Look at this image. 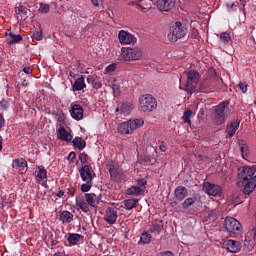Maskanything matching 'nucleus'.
<instances>
[{"label":"nucleus","mask_w":256,"mask_h":256,"mask_svg":"<svg viewBox=\"0 0 256 256\" xmlns=\"http://www.w3.org/2000/svg\"><path fill=\"white\" fill-rule=\"evenodd\" d=\"M237 129H239V121L236 120L230 123L226 129V133L229 135V137H233V135L237 133Z\"/></svg>","instance_id":"nucleus-25"},{"label":"nucleus","mask_w":256,"mask_h":256,"mask_svg":"<svg viewBox=\"0 0 256 256\" xmlns=\"http://www.w3.org/2000/svg\"><path fill=\"white\" fill-rule=\"evenodd\" d=\"M87 85L85 84V77L80 76L72 85V91H83Z\"/></svg>","instance_id":"nucleus-20"},{"label":"nucleus","mask_w":256,"mask_h":256,"mask_svg":"<svg viewBox=\"0 0 256 256\" xmlns=\"http://www.w3.org/2000/svg\"><path fill=\"white\" fill-rule=\"evenodd\" d=\"M238 86H239L240 91H242V93H247V83L240 82L238 84Z\"/></svg>","instance_id":"nucleus-49"},{"label":"nucleus","mask_w":256,"mask_h":256,"mask_svg":"<svg viewBox=\"0 0 256 256\" xmlns=\"http://www.w3.org/2000/svg\"><path fill=\"white\" fill-rule=\"evenodd\" d=\"M118 132L121 133L122 135H130V133H133L129 121L119 124Z\"/></svg>","instance_id":"nucleus-23"},{"label":"nucleus","mask_w":256,"mask_h":256,"mask_svg":"<svg viewBox=\"0 0 256 256\" xmlns=\"http://www.w3.org/2000/svg\"><path fill=\"white\" fill-rule=\"evenodd\" d=\"M128 123L130 125V130L132 131V133L135 131V129H139V127H143V125L145 124L143 119L129 120Z\"/></svg>","instance_id":"nucleus-29"},{"label":"nucleus","mask_w":256,"mask_h":256,"mask_svg":"<svg viewBox=\"0 0 256 256\" xmlns=\"http://www.w3.org/2000/svg\"><path fill=\"white\" fill-rule=\"evenodd\" d=\"M177 0H156V7L159 11H171L175 7Z\"/></svg>","instance_id":"nucleus-11"},{"label":"nucleus","mask_w":256,"mask_h":256,"mask_svg":"<svg viewBox=\"0 0 256 256\" xmlns=\"http://www.w3.org/2000/svg\"><path fill=\"white\" fill-rule=\"evenodd\" d=\"M158 256H175L171 251L160 252Z\"/></svg>","instance_id":"nucleus-55"},{"label":"nucleus","mask_w":256,"mask_h":256,"mask_svg":"<svg viewBox=\"0 0 256 256\" xmlns=\"http://www.w3.org/2000/svg\"><path fill=\"white\" fill-rule=\"evenodd\" d=\"M115 67V64H110L106 67V71H108V73H111L112 71H115Z\"/></svg>","instance_id":"nucleus-57"},{"label":"nucleus","mask_w":256,"mask_h":256,"mask_svg":"<svg viewBox=\"0 0 256 256\" xmlns=\"http://www.w3.org/2000/svg\"><path fill=\"white\" fill-rule=\"evenodd\" d=\"M203 191L212 197H217L221 195V186L216 184H211L209 182H205L203 186Z\"/></svg>","instance_id":"nucleus-9"},{"label":"nucleus","mask_w":256,"mask_h":256,"mask_svg":"<svg viewBox=\"0 0 256 256\" xmlns=\"http://www.w3.org/2000/svg\"><path fill=\"white\" fill-rule=\"evenodd\" d=\"M5 125V118H3V115L0 114V129H3Z\"/></svg>","instance_id":"nucleus-58"},{"label":"nucleus","mask_w":256,"mask_h":256,"mask_svg":"<svg viewBox=\"0 0 256 256\" xmlns=\"http://www.w3.org/2000/svg\"><path fill=\"white\" fill-rule=\"evenodd\" d=\"M80 239H81V235L70 234L68 236V243H70V245H77V243H79Z\"/></svg>","instance_id":"nucleus-35"},{"label":"nucleus","mask_w":256,"mask_h":256,"mask_svg":"<svg viewBox=\"0 0 256 256\" xmlns=\"http://www.w3.org/2000/svg\"><path fill=\"white\" fill-rule=\"evenodd\" d=\"M50 9L51 7L49 6V4L41 3L38 11L39 13H49Z\"/></svg>","instance_id":"nucleus-42"},{"label":"nucleus","mask_w":256,"mask_h":256,"mask_svg":"<svg viewBox=\"0 0 256 256\" xmlns=\"http://www.w3.org/2000/svg\"><path fill=\"white\" fill-rule=\"evenodd\" d=\"M72 143H73V146L76 147V149H79V151H83V149L87 147V142L81 139V137H75Z\"/></svg>","instance_id":"nucleus-27"},{"label":"nucleus","mask_w":256,"mask_h":256,"mask_svg":"<svg viewBox=\"0 0 256 256\" xmlns=\"http://www.w3.org/2000/svg\"><path fill=\"white\" fill-rule=\"evenodd\" d=\"M69 76H70V77H73V78H75L77 75L75 74V72H73V71H70V72H69Z\"/></svg>","instance_id":"nucleus-64"},{"label":"nucleus","mask_w":256,"mask_h":256,"mask_svg":"<svg viewBox=\"0 0 256 256\" xmlns=\"http://www.w3.org/2000/svg\"><path fill=\"white\" fill-rule=\"evenodd\" d=\"M118 217L117 209L108 207L104 214V221H106L108 225H115Z\"/></svg>","instance_id":"nucleus-10"},{"label":"nucleus","mask_w":256,"mask_h":256,"mask_svg":"<svg viewBox=\"0 0 256 256\" xmlns=\"http://www.w3.org/2000/svg\"><path fill=\"white\" fill-rule=\"evenodd\" d=\"M28 11H29V9H27V7H25L21 4L19 6L15 7L16 15H23L24 17H27Z\"/></svg>","instance_id":"nucleus-34"},{"label":"nucleus","mask_w":256,"mask_h":256,"mask_svg":"<svg viewBox=\"0 0 256 256\" xmlns=\"http://www.w3.org/2000/svg\"><path fill=\"white\" fill-rule=\"evenodd\" d=\"M220 41L222 43H229L231 41V35L227 32H222L220 34Z\"/></svg>","instance_id":"nucleus-40"},{"label":"nucleus","mask_w":256,"mask_h":256,"mask_svg":"<svg viewBox=\"0 0 256 256\" xmlns=\"http://www.w3.org/2000/svg\"><path fill=\"white\" fill-rule=\"evenodd\" d=\"M209 87H212L211 80H204L200 85V89H209Z\"/></svg>","instance_id":"nucleus-44"},{"label":"nucleus","mask_w":256,"mask_h":256,"mask_svg":"<svg viewBox=\"0 0 256 256\" xmlns=\"http://www.w3.org/2000/svg\"><path fill=\"white\" fill-rule=\"evenodd\" d=\"M76 205L84 211V213H89V204L83 200H76Z\"/></svg>","instance_id":"nucleus-33"},{"label":"nucleus","mask_w":256,"mask_h":256,"mask_svg":"<svg viewBox=\"0 0 256 256\" xmlns=\"http://www.w3.org/2000/svg\"><path fill=\"white\" fill-rule=\"evenodd\" d=\"M71 117L76 121H81L83 119V107L79 104H71Z\"/></svg>","instance_id":"nucleus-14"},{"label":"nucleus","mask_w":256,"mask_h":256,"mask_svg":"<svg viewBox=\"0 0 256 256\" xmlns=\"http://www.w3.org/2000/svg\"><path fill=\"white\" fill-rule=\"evenodd\" d=\"M189 195V191L185 188V186H178L175 188L174 197L177 201H183Z\"/></svg>","instance_id":"nucleus-19"},{"label":"nucleus","mask_w":256,"mask_h":256,"mask_svg":"<svg viewBox=\"0 0 256 256\" xmlns=\"http://www.w3.org/2000/svg\"><path fill=\"white\" fill-rule=\"evenodd\" d=\"M128 5L130 7H137V5H139V2L131 1V2H128Z\"/></svg>","instance_id":"nucleus-61"},{"label":"nucleus","mask_w":256,"mask_h":256,"mask_svg":"<svg viewBox=\"0 0 256 256\" xmlns=\"http://www.w3.org/2000/svg\"><path fill=\"white\" fill-rule=\"evenodd\" d=\"M60 221H62V223H71V221H73V214L69 211H63L60 214Z\"/></svg>","instance_id":"nucleus-30"},{"label":"nucleus","mask_w":256,"mask_h":256,"mask_svg":"<svg viewBox=\"0 0 256 256\" xmlns=\"http://www.w3.org/2000/svg\"><path fill=\"white\" fill-rule=\"evenodd\" d=\"M112 89L114 91V95H119V93H121V88L117 84H113Z\"/></svg>","instance_id":"nucleus-51"},{"label":"nucleus","mask_w":256,"mask_h":256,"mask_svg":"<svg viewBox=\"0 0 256 256\" xmlns=\"http://www.w3.org/2000/svg\"><path fill=\"white\" fill-rule=\"evenodd\" d=\"M57 138L60 141H66V143L73 141V136L65 129L64 126H60L58 128Z\"/></svg>","instance_id":"nucleus-17"},{"label":"nucleus","mask_w":256,"mask_h":256,"mask_svg":"<svg viewBox=\"0 0 256 256\" xmlns=\"http://www.w3.org/2000/svg\"><path fill=\"white\" fill-rule=\"evenodd\" d=\"M185 35H187V26L181 22H175L170 28L168 39L172 43H176L179 39H183Z\"/></svg>","instance_id":"nucleus-3"},{"label":"nucleus","mask_w":256,"mask_h":256,"mask_svg":"<svg viewBox=\"0 0 256 256\" xmlns=\"http://www.w3.org/2000/svg\"><path fill=\"white\" fill-rule=\"evenodd\" d=\"M63 195H65V192H63V190H59V191L56 193V197H63Z\"/></svg>","instance_id":"nucleus-62"},{"label":"nucleus","mask_w":256,"mask_h":256,"mask_svg":"<svg viewBox=\"0 0 256 256\" xmlns=\"http://www.w3.org/2000/svg\"><path fill=\"white\" fill-rule=\"evenodd\" d=\"M23 41V37L21 35L14 34L13 32L8 33V45H15V43H19Z\"/></svg>","instance_id":"nucleus-28"},{"label":"nucleus","mask_w":256,"mask_h":256,"mask_svg":"<svg viewBox=\"0 0 256 256\" xmlns=\"http://www.w3.org/2000/svg\"><path fill=\"white\" fill-rule=\"evenodd\" d=\"M91 187H93V183H91V181H85V183L81 185L82 193H87L88 191H91Z\"/></svg>","instance_id":"nucleus-39"},{"label":"nucleus","mask_w":256,"mask_h":256,"mask_svg":"<svg viewBox=\"0 0 256 256\" xmlns=\"http://www.w3.org/2000/svg\"><path fill=\"white\" fill-rule=\"evenodd\" d=\"M79 161L82 163V165L87 163V154L85 152L79 154Z\"/></svg>","instance_id":"nucleus-46"},{"label":"nucleus","mask_w":256,"mask_h":256,"mask_svg":"<svg viewBox=\"0 0 256 256\" xmlns=\"http://www.w3.org/2000/svg\"><path fill=\"white\" fill-rule=\"evenodd\" d=\"M165 227V222L161 219L153 220L150 224V233H155L156 235H161Z\"/></svg>","instance_id":"nucleus-13"},{"label":"nucleus","mask_w":256,"mask_h":256,"mask_svg":"<svg viewBox=\"0 0 256 256\" xmlns=\"http://www.w3.org/2000/svg\"><path fill=\"white\" fill-rule=\"evenodd\" d=\"M136 9H138V11H146L147 7H145L144 3H138L136 4Z\"/></svg>","instance_id":"nucleus-52"},{"label":"nucleus","mask_w":256,"mask_h":256,"mask_svg":"<svg viewBox=\"0 0 256 256\" xmlns=\"http://www.w3.org/2000/svg\"><path fill=\"white\" fill-rule=\"evenodd\" d=\"M240 151L243 159H245L247 157V151H249V147H247V145H242L240 146Z\"/></svg>","instance_id":"nucleus-43"},{"label":"nucleus","mask_w":256,"mask_h":256,"mask_svg":"<svg viewBox=\"0 0 256 256\" xmlns=\"http://www.w3.org/2000/svg\"><path fill=\"white\" fill-rule=\"evenodd\" d=\"M86 203L90 205V207H97V195L95 193H87L85 194Z\"/></svg>","instance_id":"nucleus-26"},{"label":"nucleus","mask_w":256,"mask_h":256,"mask_svg":"<svg viewBox=\"0 0 256 256\" xmlns=\"http://www.w3.org/2000/svg\"><path fill=\"white\" fill-rule=\"evenodd\" d=\"M222 246L230 253H239V251H241V243L239 241L224 240Z\"/></svg>","instance_id":"nucleus-12"},{"label":"nucleus","mask_w":256,"mask_h":256,"mask_svg":"<svg viewBox=\"0 0 256 256\" xmlns=\"http://www.w3.org/2000/svg\"><path fill=\"white\" fill-rule=\"evenodd\" d=\"M133 111V104L131 102L118 104L116 108V113H121L122 115H129Z\"/></svg>","instance_id":"nucleus-18"},{"label":"nucleus","mask_w":256,"mask_h":256,"mask_svg":"<svg viewBox=\"0 0 256 256\" xmlns=\"http://www.w3.org/2000/svg\"><path fill=\"white\" fill-rule=\"evenodd\" d=\"M224 225L226 231L230 234V237H233V235L241 234V231L243 229L240 221L229 216L225 218Z\"/></svg>","instance_id":"nucleus-5"},{"label":"nucleus","mask_w":256,"mask_h":256,"mask_svg":"<svg viewBox=\"0 0 256 256\" xmlns=\"http://www.w3.org/2000/svg\"><path fill=\"white\" fill-rule=\"evenodd\" d=\"M208 217H209L210 221H217V212L211 211V212L208 214Z\"/></svg>","instance_id":"nucleus-50"},{"label":"nucleus","mask_w":256,"mask_h":256,"mask_svg":"<svg viewBox=\"0 0 256 256\" xmlns=\"http://www.w3.org/2000/svg\"><path fill=\"white\" fill-rule=\"evenodd\" d=\"M23 71L26 73V75H31L33 73V70H31V67L29 66L24 67Z\"/></svg>","instance_id":"nucleus-56"},{"label":"nucleus","mask_w":256,"mask_h":256,"mask_svg":"<svg viewBox=\"0 0 256 256\" xmlns=\"http://www.w3.org/2000/svg\"><path fill=\"white\" fill-rule=\"evenodd\" d=\"M76 158H77V154L75 152L69 153L68 159L71 161V163H73V161H75Z\"/></svg>","instance_id":"nucleus-53"},{"label":"nucleus","mask_w":256,"mask_h":256,"mask_svg":"<svg viewBox=\"0 0 256 256\" xmlns=\"http://www.w3.org/2000/svg\"><path fill=\"white\" fill-rule=\"evenodd\" d=\"M187 81L197 85V83H199V72H197L195 70H189L187 72Z\"/></svg>","instance_id":"nucleus-24"},{"label":"nucleus","mask_w":256,"mask_h":256,"mask_svg":"<svg viewBox=\"0 0 256 256\" xmlns=\"http://www.w3.org/2000/svg\"><path fill=\"white\" fill-rule=\"evenodd\" d=\"M140 109L144 113H151L157 109V99L151 94L142 95L139 99Z\"/></svg>","instance_id":"nucleus-4"},{"label":"nucleus","mask_w":256,"mask_h":256,"mask_svg":"<svg viewBox=\"0 0 256 256\" xmlns=\"http://www.w3.org/2000/svg\"><path fill=\"white\" fill-rule=\"evenodd\" d=\"M151 239L152 236L151 234H149L148 232H144L141 235L140 241L144 244V245H148V243H151Z\"/></svg>","instance_id":"nucleus-37"},{"label":"nucleus","mask_w":256,"mask_h":256,"mask_svg":"<svg viewBox=\"0 0 256 256\" xmlns=\"http://www.w3.org/2000/svg\"><path fill=\"white\" fill-rule=\"evenodd\" d=\"M137 183L138 185H140L139 187L145 189V185H147V180L145 178H140L137 180Z\"/></svg>","instance_id":"nucleus-48"},{"label":"nucleus","mask_w":256,"mask_h":256,"mask_svg":"<svg viewBox=\"0 0 256 256\" xmlns=\"http://www.w3.org/2000/svg\"><path fill=\"white\" fill-rule=\"evenodd\" d=\"M12 167L20 168L18 173H20V175H25V173H27V160L23 158H17L13 160Z\"/></svg>","instance_id":"nucleus-15"},{"label":"nucleus","mask_w":256,"mask_h":256,"mask_svg":"<svg viewBox=\"0 0 256 256\" xmlns=\"http://www.w3.org/2000/svg\"><path fill=\"white\" fill-rule=\"evenodd\" d=\"M33 37L36 41H41L43 39V33L41 31H35Z\"/></svg>","instance_id":"nucleus-45"},{"label":"nucleus","mask_w":256,"mask_h":256,"mask_svg":"<svg viewBox=\"0 0 256 256\" xmlns=\"http://www.w3.org/2000/svg\"><path fill=\"white\" fill-rule=\"evenodd\" d=\"M79 173L82 181H93V174H91V166L83 165L79 169Z\"/></svg>","instance_id":"nucleus-16"},{"label":"nucleus","mask_w":256,"mask_h":256,"mask_svg":"<svg viewBox=\"0 0 256 256\" xmlns=\"http://www.w3.org/2000/svg\"><path fill=\"white\" fill-rule=\"evenodd\" d=\"M196 202H197V197L195 196L186 198L184 202L181 204L182 209H189V207H191L192 205H195Z\"/></svg>","instance_id":"nucleus-32"},{"label":"nucleus","mask_w":256,"mask_h":256,"mask_svg":"<svg viewBox=\"0 0 256 256\" xmlns=\"http://www.w3.org/2000/svg\"><path fill=\"white\" fill-rule=\"evenodd\" d=\"M37 177L38 179H47V170L38 168Z\"/></svg>","instance_id":"nucleus-41"},{"label":"nucleus","mask_w":256,"mask_h":256,"mask_svg":"<svg viewBox=\"0 0 256 256\" xmlns=\"http://www.w3.org/2000/svg\"><path fill=\"white\" fill-rule=\"evenodd\" d=\"M256 166L238 168V187H243L244 195H251L256 189Z\"/></svg>","instance_id":"nucleus-1"},{"label":"nucleus","mask_w":256,"mask_h":256,"mask_svg":"<svg viewBox=\"0 0 256 256\" xmlns=\"http://www.w3.org/2000/svg\"><path fill=\"white\" fill-rule=\"evenodd\" d=\"M29 83L27 82V80H23L22 83H21V86L22 87H28Z\"/></svg>","instance_id":"nucleus-63"},{"label":"nucleus","mask_w":256,"mask_h":256,"mask_svg":"<svg viewBox=\"0 0 256 256\" xmlns=\"http://www.w3.org/2000/svg\"><path fill=\"white\" fill-rule=\"evenodd\" d=\"M127 195H134L135 197H139V195L145 194V188L141 186H131L126 191Z\"/></svg>","instance_id":"nucleus-21"},{"label":"nucleus","mask_w":256,"mask_h":256,"mask_svg":"<svg viewBox=\"0 0 256 256\" xmlns=\"http://www.w3.org/2000/svg\"><path fill=\"white\" fill-rule=\"evenodd\" d=\"M143 57V52L139 48H122L120 61H139Z\"/></svg>","instance_id":"nucleus-6"},{"label":"nucleus","mask_w":256,"mask_h":256,"mask_svg":"<svg viewBox=\"0 0 256 256\" xmlns=\"http://www.w3.org/2000/svg\"><path fill=\"white\" fill-rule=\"evenodd\" d=\"M185 91L189 93V95H193V93H195V83L189 82V80H186Z\"/></svg>","instance_id":"nucleus-36"},{"label":"nucleus","mask_w":256,"mask_h":256,"mask_svg":"<svg viewBox=\"0 0 256 256\" xmlns=\"http://www.w3.org/2000/svg\"><path fill=\"white\" fill-rule=\"evenodd\" d=\"M94 7H99L101 5L102 0H91Z\"/></svg>","instance_id":"nucleus-60"},{"label":"nucleus","mask_w":256,"mask_h":256,"mask_svg":"<svg viewBox=\"0 0 256 256\" xmlns=\"http://www.w3.org/2000/svg\"><path fill=\"white\" fill-rule=\"evenodd\" d=\"M193 116L192 110H187L184 112V115L182 117L184 123H188V125H191V117Z\"/></svg>","instance_id":"nucleus-38"},{"label":"nucleus","mask_w":256,"mask_h":256,"mask_svg":"<svg viewBox=\"0 0 256 256\" xmlns=\"http://www.w3.org/2000/svg\"><path fill=\"white\" fill-rule=\"evenodd\" d=\"M7 107H8V102L6 100H1L0 101V109L5 110V109H7Z\"/></svg>","instance_id":"nucleus-54"},{"label":"nucleus","mask_w":256,"mask_h":256,"mask_svg":"<svg viewBox=\"0 0 256 256\" xmlns=\"http://www.w3.org/2000/svg\"><path fill=\"white\" fill-rule=\"evenodd\" d=\"M87 83L91 84L93 89H101L103 84L101 83V80L97 76L90 75L87 78Z\"/></svg>","instance_id":"nucleus-22"},{"label":"nucleus","mask_w":256,"mask_h":256,"mask_svg":"<svg viewBox=\"0 0 256 256\" xmlns=\"http://www.w3.org/2000/svg\"><path fill=\"white\" fill-rule=\"evenodd\" d=\"M14 87H15L17 93H21V84L19 82H16L14 84Z\"/></svg>","instance_id":"nucleus-59"},{"label":"nucleus","mask_w":256,"mask_h":256,"mask_svg":"<svg viewBox=\"0 0 256 256\" xmlns=\"http://www.w3.org/2000/svg\"><path fill=\"white\" fill-rule=\"evenodd\" d=\"M229 100L221 102L214 109V121L216 125H223L225 121H227V117H229Z\"/></svg>","instance_id":"nucleus-2"},{"label":"nucleus","mask_w":256,"mask_h":256,"mask_svg":"<svg viewBox=\"0 0 256 256\" xmlns=\"http://www.w3.org/2000/svg\"><path fill=\"white\" fill-rule=\"evenodd\" d=\"M137 203H139L138 199H128L124 200V207L128 211H131V209H135L137 207Z\"/></svg>","instance_id":"nucleus-31"},{"label":"nucleus","mask_w":256,"mask_h":256,"mask_svg":"<svg viewBox=\"0 0 256 256\" xmlns=\"http://www.w3.org/2000/svg\"><path fill=\"white\" fill-rule=\"evenodd\" d=\"M107 168L108 171L110 173V177L112 181H116V183H121V181L125 180V174H123L120 169L119 166L111 161L107 164Z\"/></svg>","instance_id":"nucleus-7"},{"label":"nucleus","mask_w":256,"mask_h":256,"mask_svg":"<svg viewBox=\"0 0 256 256\" xmlns=\"http://www.w3.org/2000/svg\"><path fill=\"white\" fill-rule=\"evenodd\" d=\"M160 145H159V150L162 153H165L167 151V143H165V141H159Z\"/></svg>","instance_id":"nucleus-47"},{"label":"nucleus","mask_w":256,"mask_h":256,"mask_svg":"<svg viewBox=\"0 0 256 256\" xmlns=\"http://www.w3.org/2000/svg\"><path fill=\"white\" fill-rule=\"evenodd\" d=\"M118 39L121 45H135L137 43V38L125 30H121L118 33Z\"/></svg>","instance_id":"nucleus-8"}]
</instances>
